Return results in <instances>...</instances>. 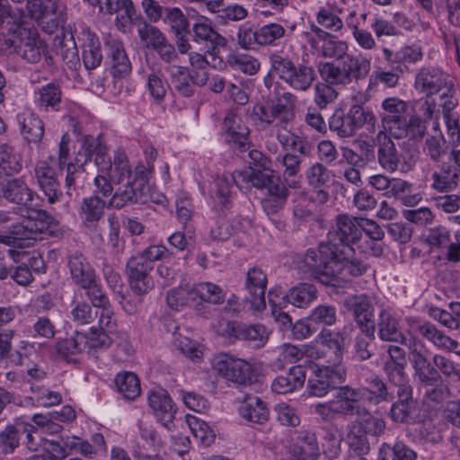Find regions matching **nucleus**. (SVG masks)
Instances as JSON below:
<instances>
[{"label":"nucleus","mask_w":460,"mask_h":460,"mask_svg":"<svg viewBox=\"0 0 460 460\" xmlns=\"http://www.w3.org/2000/svg\"><path fill=\"white\" fill-rule=\"evenodd\" d=\"M81 147L75 158V164L66 163L69 158L70 138L65 134L59 144L58 163L59 167L66 166V185L71 187L75 182V173L80 170H84V165L95 155V165L97 169L109 176V179L114 182L121 183L127 180L128 182L135 183L137 180L144 178L141 175L133 174L125 154L118 152L114 155L111 163L110 159H106L107 146L104 144L101 135L97 137L86 135L81 140Z\"/></svg>","instance_id":"obj_1"},{"label":"nucleus","mask_w":460,"mask_h":460,"mask_svg":"<svg viewBox=\"0 0 460 460\" xmlns=\"http://www.w3.org/2000/svg\"><path fill=\"white\" fill-rule=\"evenodd\" d=\"M354 255L353 246L342 245L334 252L324 248L323 254L311 248L306 251L304 261L315 279L327 286H337L340 279L360 277L367 271L369 265Z\"/></svg>","instance_id":"obj_2"},{"label":"nucleus","mask_w":460,"mask_h":460,"mask_svg":"<svg viewBox=\"0 0 460 460\" xmlns=\"http://www.w3.org/2000/svg\"><path fill=\"white\" fill-rule=\"evenodd\" d=\"M6 23L9 36L0 38V48L13 49L24 59L37 63L47 51V46L35 28L23 21L20 10L10 11L7 0H0V25Z\"/></svg>","instance_id":"obj_3"},{"label":"nucleus","mask_w":460,"mask_h":460,"mask_svg":"<svg viewBox=\"0 0 460 460\" xmlns=\"http://www.w3.org/2000/svg\"><path fill=\"white\" fill-rule=\"evenodd\" d=\"M22 221L0 232V243L13 248H26L41 239V234L51 231L54 219L45 211H26Z\"/></svg>","instance_id":"obj_4"},{"label":"nucleus","mask_w":460,"mask_h":460,"mask_svg":"<svg viewBox=\"0 0 460 460\" xmlns=\"http://www.w3.org/2000/svg\"><path fill=\"white\" fill-rule=\"evenodd\" d=\"M339 64L333 61L320 62L317 70L321 78H326L330 83L341 87L350 84L353 79L358 81L366 78L371 68L370 60L355 55H347Z\"/></svg>","instance_id":"obj_5"},{"label":"nucleus","mask_w":460,"mask_h":460,"mask_svg":"<svg viewBox=\"0 0 460 460\" xmlns=\"http://www.w3.org/2000/svg\"><path fill=\"white\" fill-rule=\"evenodd\" d=\"M377 119L374 112L361 105H351L346 112L336 110L329 119V128L340 137H351L359 128H365L368 134L376 131Z\"/></svg>","instance_id":"obj_6"},{"label":"nucleus","mask_w":460,"mask_h":460,"mask_svg":"<svg viewBox=\"0 0 460 460\" xmlns=\"http://www.w3.org/2000/svg\"><path fill=\"white\" fill-rule=\"evenodd\" d=\"M271 72L290 89L298 93L309 91L317 75L314 69L305 64L296 65L291 59L274 53L270 57Z\"/></svg>","instance_id":"obj_7"},{"label":"nucleus","mask_w":460,"mask_h":460,"mask_svg":"<svg viewBox=\"0 0 460 460\" xmlns=\"http://www.w3.org/2000/svg\"><path fill=\"white\" fill-rule=\"evenodd\" d=\"M296 102L297 97L291 92L276 93L275 102L258 103L253 107L252 112L261 123L271 125L277 121V125L286 128L295 118Z\"/></svg>","instance_id":"obj_8"},{"label":"nucleus","mask_w":460,"mask_h":460,"mask_svg":"<svg viewBox=\"0 0 460 460\" xmlns=\"http://www.w3.org/2000/svg\"><path fill=\"white\" fill-rule=\"evenodd\" d=\"M361 238L359 218L347 214H339L335 217L333 225L328 233V240L321 243L316 252L323 254L324 248L332 252L341 249L342 245L352 246Z\"/></svg>","instance_id":"obj_9"},{"label":"nucleus","mask_w":460,"mask_h":460,"mask_svg":"<svg viewBox=\"0 0 460 460\" xmlns=\"http://www.w3.org/2000/svg\"><path fill=\"white\" fill-rule=\"evenodd\" d=\"M346 368L341 364L318 366L313 369V376L308 379L307 389L311 395L322 397L331 390H336L346 380Z\"/></svg>","instance_id":"obj_10"},{"label":"nucleus","mask_w":460,"mask_h":460,"mask_svg":"<svg viewBox=\"0 0 460 460\" xmlns=\"http://www.w3.org/2000/svg\"><path fill=\"white\" fill-rule=\"evenodd\" d=\"M212 366L217 375L228 381L238 385L251 383L252 367L242 358L222 353L214 358Z\"/></svg>","instance_id":"obj_11"},{"label":"nucleus","mask_w":460,"mask_h":460,"mask_svg":"<svg viewBox=\"0 0 460 460\" xmlns=\"http://www.w3.org/2000/svg\"><path fill=\"white\" fill-rule=\"evenodd\" d=\"M453 86L450 76L438 66H422L415 75V90L427 97L437 94L443 89L450 93Z\"/></svg>","instance_id":"obj_12"},{"label":"nucleus","mask_w":460,"mask_h":460,"mask_svg":"<svg viewBox=\"0 0 460 460\" xmlns=\"http://www.w3.org/2000/svg\"><path fill=\"white\" fill-rule=\"evenodd\" d=\"M410 360L414 371V378L419 385H429L442 382V377L437 370L433 361L431 362L424 349V345L415 340L409 346Z\"/></svg>","instance_id":"obj_13"},{"label":"nucleus","mask_w":460,"mask_h":460,"mask_svg":"<svg viewBox=\"0 0 460 460\" xmlns=\"http://www.w3.org/2000/svg\"><path fill=\"white\" fill-rule=\"evenodd\" d=\"M222 335L230 339L250 341L256 349L262 348L269 340V332L264 325L246 324L236 321H228L222 330Z\"/></svg>","instance_id":"obj_14"},{"label":"nucleus","mask_w":460,"mask_h":460,"mask_svg":"<svg viewBox=\"0 0 460 460\" xmlns=\"http://www.w3.org/2000/svg\"><path fill=\"white\" fill-rule=\"evenodd\" d=\"M405 322L410 335L419 333L439 349L456 351V349L459 345L458 341L447 336L443 332L437 329L435 325L429 322H423L416 317H406Z\"/></svg>","instance_id":"obj_15"},{"label":"nucleus","mask_w":460,"mask_h":460,"mask_svg":"<svg viewBox=\"0 0 460 460\" xmlns=\"http://www.w3.org/2000/svg\"><path fill=\"white\" fill-rule=\"evenodd\" d=\"M364 389L354 388L350 385H339L333 398L335 414L343 416L358 415L364 412L365 406L359 402L364 397Z\"/></svg>","instance_id":"obj_16"},{"label":"nucleus","mask_w":460,"mask_h":460,"mask_svg":"<svg viewBox=\"0 0 460 460\" xmlns=\"http://www.w3.org/2000/svg\"><path fill=\"white\" fill-rule=\"evenodd\" d=\"M226 142L233 148L245 151L249 146L250 129L242 117L235 112H229L222 122Z\"/></svg>","instance_id":"obj_17"},{"label":"nucleus","mask_w":460,"mask_h":460,"mask_svg":"<svg viewBox=\"0 0 460 460\" xmlns=\"http://www.w3.org/2000/svg\"><path fill=\"white\" fill-rule=\"evenodd\" d=\"M148 405L155 420L169 429L173 422L176 407L167 391L160 387L150 391Z\"/></svg>","instance_id":"obj_18"},{"label":"nucleus","mask_w":460,"mask_h":460,"mask_svg":"<svg viewBox=\"0 0 460 460\" xmlns=\"http://www.w3.org/2000/svg\"><path fill=\"white\" fill-rule=\"evenodd\" d=\"M456 157L448 156V162L443 163L438 171L432 173L431 188L438 192H450L460 184V154Z\"/></svg>","instance_id":"obj_19"},{"label":"nucleus","mask_w":460,"mask_h":460,"mask_svg":"<svg viewBox=\"0 0 460 460\" xmlns=\"http://www.w3.org/2000/svg\"><path fill=\"white\" fill-rule=\"evenodd\" d=\"M93 5H98L100 12L103 13H116V26L119 30L125 31L133 24L137 16L133 3L130 0H87Z\"/></svg>","instance_id":"obj_20"},{"label":"nucleus","mask_w":460,"mask_h":460,"mask_svg":"<svg viewBox=\"0 0 460 460\" xmlns=\"http://www.w3.org/2000/svg\"><path fill=\"white\" fill-rule=\"evenodd\" d=\"M459 220L460 216L456 217ZM456 242H452L449 231L444 226L430 228L426 236V242L431 249H446V257L449 261H460V231L455 235Z\"/></svg>","instance_id":"obj_21"},{"label":"nucleus","mask_w":460,"mask_h":460,"mask_svg":"<svg viewBox=\"0 0 460 460\" xmlns=\"http://www.w3.org/2000/svg\"><path fill=\"white\" fill-rule=\"evenodd\" d=\"M27 431V447L31 451H39L42 454H37L30 457L29 460H62L66 458V452L62 441L55 442L53 440L43 439L40 437L32 436L33 427L29 425Z\"/></svg>","instance_id":"obj_22"},{"label":"nucleus","mask_w":460,"mask_h":460,"mask_svg":"<svg viewBox=\"0 0 460 460\" xmlns=\"http://www.w3.org/2000/svg\"><path fill=\"white\" fill-rule=\"evenodd\" d=\"M267 282V275L258 267L251 268L246 273L245 289L249 294L252 307L256 311H261L266 307Z\"/></svg>","instance_id":"obj_23"},{"label":"nucleus","mask_w":460,"mask_h":460,"mask_svg":"<svg viewBox=\"0 0 460 460\" xmlns=\"http://www.w3.org/2000/svg\"><path fill=\"white\" fill-rule=\"evenodd\" d=\"M77 40L83 49V61L89 70L99 66L102 60L101 43L98 36L88 27L82 26Z\"/></svg>","instance_id":"obj_24"},{"label":"nucleus","mask_w":460,"mask_h":460,"mask_svg":"<svg viewBox=\"0 0 460 460\" xmlns=\"http://www.w3.org/2000/svg\"><path fill=\"white\" fill-rule=\"evenodd\" d=\"M349 305L354 318L361 332L373 337L376 332L374 307L366 295L354 296L349 298Z\"/></svg>","instance_id":"obj_25"},{"label":"nucleus","mask_w":460,"mask_h":460,"mask_svg":"<svg viewBox=\"0 0 460 460\" xmlns=\"http://www.w3.org/2000/svg\"><path fill=\"white\" fill-rule=\"evenodd\" d=\"M191 31L193 33V41L209 44L212 52L218 47L225 46L226 43V39L215 30L211 20L207 16H198L192 24Z\"/></svg>","instance_id":"obj_26"},{"label":"nucleus","mask_w":460,"mask_h":460,"mask_svg":"<svg viewBox=\"0 0 460 460\" xmlns=\"http://www.w3.org/2000/svg\"><path fill=\"white\" fill-rule=\"evenodd\" d=\"M377 161L388 172H395L400 164V154L395 144L385 132L379 131L376 136Z\"/></svg>","instance_id":"obj_27"},{"label":"nucleus","mask_w":460,"mask_h":460,"mask_svg":"<svg viewBox=\"0 0 460 460\" xmlns=\"http://www.w3.org/2000/svg\"><path fill=\"white\" fill-rule=\"evenodd\" d=\"M376 330L382 341L400 344L406 342V337L401 330L399 321L385 309H382L378 314Z\"/></svg>","instance_id":"obj_28"},{"label":"nucleus","mask_w":460,"mask_h":460,"mask_svg":"<svg viewBox=\"0 0 460 460\" xmlns=\"http://www.w3.org/2000/svg\"><path fill=\"white\" fill-rule=\"evenodd\" d=\"M306 379L305 367L296 365L284 375L277 376L271 383V390L279 394H287L301 388Z\"/></svg>","instance_id":"obj_29"},{"label":"nucleus","mask_w":460,"mask_h":460,"mask_svg":"<svg viewBox=\"0 0 460 460\" xmlns=\"http://www.w3.org/2000/svg\"><path fill=\"white\" fill-rule=\"evenodd\" d=\"M146 48L155 50L167 63L179 59L174 47L168 42L164 33L156 27L147 24H146Z\"/></svg>","instance_id":"obj_30"},{"label":"nucleus","mask_w":460,"mask_h":460,"mask_svg":"<svg viewBox=\"0 0 460 460\" xmlns=\"http://www.w3.org/2000/svg\"><path fill=\"white\" fill-rule=\"evenodd\" d=\"M240 416L247 421L262 424L269 420L270 411L267 403L260 397L246 394L240 402Z\"/></svg>","instance_id":"obj_31"},{"label":"nucleus","mask_w":460,"mask_h":460,"mask_svg":"<svg viewBox=\"0 0 460 460\" xmlns=\"http://www.w3.org/2000/svg\"><path fill=\"white\" fill-rule=\"evenodd\" d=\"M307 183L316 189L315 196L312 199L319 203H325L329 199V193L323 187L330 181L331 172L322 163H314L305 171Z\"/></svg>","instance_id":"obj_32"},{"label":"nucleus","mask_w":460,"mask_h":460,"mask_svg":"<svg viewBox=\"0 0 460 460\" xmlns=\"http://www.w3.org/2000/svg\"><path fill=\"white\" fill-rule=\"evenodd\" d=\"M217 4L210 13L216 14V22L218 25L227 26L241 22L249 15V10L243 4L238 3L226 4L225 0H218Z\"/></svg>","instance_id":"obj_33"},{"label":"nucleus","mask_w":460,"mask_h":460,"mask_svg":"<svg viewBox=\"0 0 460 460\" xmlns=\"http://www.w3.org/2000/svg\"><path fill=\"white\" fill-rule=\"evenodd\" d=\"M107 56L114 76H122L130 71V62L125 54L122 44L117 39L110 36L105 40Z\"/></svg>","instance_id":"obj_34"},{"label":"nucleus","mask_w":460,"mask_h":460,"mask_svg":"<svg viewBox=\"0 0 460 460\" xmlns=\"http://www.w3.org/2000/svg\"><path fill=\"white\" fill-rule=\"evenodd\" d=\"M35 174L39 185L48 198V200L50 203L56 202L59 192L55 170L49 166L48 162L40 161L36 165Z\"/></svg>","instance_id":"obj_35"},{"label":"nucleus","mask_w":460,"mask_h":460,"mask_svg":"<svg viewBox=\"0 0 460 460\" xmlns=\"http://www.w3.org/2000/svg\"><path fill=\"white\" fill-rule=\"evenodd\" d=\"M310 48L315 54L323 58L341 60L347 55L349 46L347 42L338 40L336 36L323 44H320L313 36L307 38Z\"/></svg>","instance_id":"obj_36"},{"label":"nucleus","mask_w":460,"mask_h":460,"mask_svg":"<svg viewBox=\"0 0 460 460\" xmlns=\"http://www.w3.org/2000/svg\"><path fill=\"white\" fill-rule=\"evenodd\" d=\"M318 296L317 288L310 283H299L288 289L284 299L290 305L298 308H306Z\"/></svg>","instance_id":"obj_37"},{"label":"nucleus","mask_w":460,"mask_h":460,"mask_svg":"<svg viewBox=\"0 0 460 460\" xmlns=\"http://www.w3.org/2000/svg\"><path fill=\"white\" fill-rule=\"evenodd\" d=\"M17 120L25 139L30 142L41 139L44 133L43 124L32 111H22L17 115Z\"/></svg>","instance_id":"obj_38"},{"label":"nucleus","mask_w":460,"mask_h":460,"mask_svg":"<svg viewBox=\"0 0 460 460\" xmlns=\"http://www.w3.org/2000/svg\"><path fill=\"white\" fill-rule=\"evenodd\" d=\"M69 267L73 279L83 288H91L96 280L93 270L83 255H73L69 260Z\"/></svg>","instance_id":"obj_39"},{"label":"nucleus","mask_w":460,"mask_h":460,"mask_svg":"<svg viewBox=\"0 0 460 460\" xmlns=\"http://www.w3.org/2000/svg\"><path fill=\"white\" fill-rule=\"evenodd\" d=\"M368 386L364 389V396L367 395V402L370 404L377 405L382 402H391L394 394L387 384L379 376H375L367 380Z\"/></svg>","instance_id":"obj_40"},{"label":"nucleus","mask_w":460,"mask_h":460,"mask_svg":"<svg viewBox=\"0 0 460 460\" xmlns=\"http://www.w3.org/2000/svg\"><path fill=\"white\" fill-rule=\"evenodd\" d=\"M294 448L298 460H316L319 456V447L315 434L309 430L298 432Z\"/></svg>","instance_id":"obj_41"},{"label":"nucleus","mask_w":460,"mask_h":460,"mask_svg":"<svg viewBox=\"0 0 460 460\" xmlns=\"http://www.w3.org/2000/svg\"><path fill=\"white\" fill-rule=\"evenodd\" d=\"M29 11L44 31L51 34L58 30L60 22L52 7L43 6L42 2L34 3Z\"/></svg>","instance_id":"obj_42"},{"label":"nucleus","mask_w":460,"mask_h":460,"mask_svg":"<svg viewBox=\"0 0 460 460\" xmlns=\"http://www.w3.org/2000/svg\"><path fill=\"white\" fill-rule=\"evenodd\" d=\"M192 293H194L195 299L199 298L202 302L214 305L224 304L227 295L226 290L213 282L196 284L192 288Z\"/></svg>","instance_id":"obj_43"},{"label":"nucleus","mask_w":460,"mask_h":460,"mask_svg":"<svg viewBox=\"0 0 460 460\" xmlns=\"http://www.w3.org/2000/svg\"><path fill=\"white\" fill-rule=\"evenodd\" d=\"M277 162L284 167L283 178L286 184L292 189L299 186L297 175L300 172L302 158L295 154L287 153L277 157Z\"/></svg>","instance_id":"obj_44"},{"label":"nucleus","mask_w":460,"mask_h":460,"mask_svg":"<svg viewBox=\"0 0 460 460\" xmlns=\"http://www.w3.org/2000/svg\"><path fill=\"white\" fill-rule=\"evenodd\" d=\"M3 191L6 199L16 204L27 206L28 202L32 200L31 190L21 179L7 181Z\"/></svg>","instance_id":"obj_45"},{"label":"nucleus","mask_w":460,"mask_h":460,"mask_svg":"<svg viewBox=\"0 0 460 460\" xmlns=\"http://www.w3.org/2000/svg\"><path fill=\"white\" fill-rule=\"evenodd\" d=\"M398 400L394 402L390 409L389 416L394 422H406L410 417L413 400L412 390L397 391Z\"/></svg>","instance_id":"obj_46"},{"label":"nucleus","mask_w":460,"mask_h":460,"mask_svg":"<svg viewBox=\"0 0 460 460\" xmlns=\"http://www.w3.org/2000/svg\"><path fill=\"white\" fill-rule=\"evenodd\" d=\"M106 202L97 196L84 198L80 208V218L85 225L99 221L103 215Z\"/></svg>","instance_id":"obj_47"},{"label":"nucleus","mask_w":460,"mask_h":460,"mask_svg":"<svg viewBox=\"0 0 460 460\" xmlns=\"http://www.w3.org/2000/svg\"><path fill=\"white\" fill-rule=\"evenodd\" d=\"M34 102L40 108L48 110H58V106L61 102V92L58 86L54 84H48L34 93Z\"/></svg>","instance_id":"obj_48"},{"label":"nucleus","mask_w":460,"mask_h":460,"mask_svg":"<svg viewBox=\"0 0 460 460\" xmlns=\"http://www.w3.org/2000/svg\"><path fill=\"white\" fill-rule=\"evenodd\" d=\"M115 385L118 392L127 400H133L140 394V382L134 373H119L115 377Z\"/></svg>","instance_id":"obj_49"},{"label":"nucleus","mask_w":460,"mask_h":460,"mask_svg":"<svg viewBox=\"0 0 460 460\" xmlns=\"http://www.w3.org/2000/svg\"><path fill=\"white\" fill-rule=\"evenodd\" d=\"M341 13L342 9L335 11L330 6H322L316 13V22L323 29L331 32L338 33L344 28L343 21L339 16Z\"/></svg>","instance_id":"obj_50"},{"label":"nucleus","mask_w":460,"mask_h":460,"mask_svg":"<svg viewBox=\"0 0 460 460\" xmlns=\"http://www.w3.org/2000/svg\"><path fill=\"white\" fill-rule=\"evenodd\" d=\"M241 177L236 175V172L218 177L216 180V190H214L215 198L218 203L226 207L230 202L232 197V183H234L236 187L241 189Z\"/></svg>","instance_id":"obj_51"},{"label":"nucleus","mask_w":460,"mask_h":460,"mask_svg":"<svg viewBox=\"0 0 460 460\" xmlns=\"http://www.w3.org/2000/svg\"><path fill=\"white\" fill-rule=\"evenodd\" d=\"M356 427L361 429L367 436L380 437L385 429V422L383 419L376 417L365 407L364 412L357 415Z\"/></svg>","instance_id":"obj_52"},{"label":"nucleus","mask_w":460,"mask_h":460,"mask_svg":"<svg viewBox=\"0 0 460 460\" xmlns=\"http://www.w3.org/2000/svg\"><path fill=\"white\" fill-rule=\"evenodd\" d=\"M406 367L407 365L383 364L382 369L388 382L397 387V391L412 390Z\"/></svg>","instance_id":"obj_53"},{"label":"nucleus","mask_w":460,"mask_h":460,"mask_svg":"<svg viewBox=\"0 0 460 460\" xmlns=\"http://www.w3.org/2000/svg\"><path fill=\"white\" fill-rule=\"evenodd\" d=\"M144 180H137L136 182L126 185L122 194L115 193L108 203V207L119 208L125 205L127 201H137L143 195Z\"/></svg>","instance_id":"obj_54"},{"label":"nucleus","mask_w":460,"mask_h":460,"mask_svg":"<svg viewBox=\"0 0 460 460\" xmlns=\"http://www.w3.org/2000/svg\"><path fill=\"white\" fill-rule=\"evenodd\" d=\"M21 169L22 162L19 154L6 145L0 146V177L16 173Z\"/></svg>","instance_id":"obj_55"},{"label":"nucleus","mask_w":460,"mask_h":460,"mask_svg":"<svg viewBox=\"0 0 460 460\" xmlns=\"http://www.w3.org/2000/svg\"><path fill=\"white\" fill-rule=\"evenodd\" d=\"M322 79L323 82L317 83L314 85V102L318 108L323 110L337 99L338 92L335 87L341 86L330 83L326 78Z\"/></svg>","instance_id":"obj_56"},{"label":"nucleus","mask_w":460,"mask_h":460,"mask_svg":"<svg viewBox=\"0 0 460 460\" xmlns=\"http://www.w3.org/2000/svg\"><path fill=\"white\" fill-rule=\"evenodd\" d=\"M155 168L163 178L168 174V164L158 157V151L154 146L146 147V185H150Z\"/></svg>","instance_id":"obj_57"},{"label":"nucleus","mask_w":460,"mask_h":460,"mask_svg":"<svg viewBox=\"0 0 460 460\" xmlns=\"http://www.w3.org/2000/svg\"><path fill=\"white\" fill-rule=\"evenodd\" d=\"M127 272L130 288L140 296L144 286V256L130 258L127 265Z\"/></svg>","instance_id":"obj_58"},{"label":"nucleus","mask_w":460,"mask_h":460,"mask_svg":"<svg viewBox=\"0 0 460 460\" xmlns=\"http://www.w3.org/2000/svg\"><path fill=\"white\" fill-rule=\"evenodd\" d=\"M227 63L233 69L249 75L257 74L261 67L260 61L248 54H232L227 58Z\"/></svg>","instance_id":"obj_59"},{"label":"nucleus","mask_w":460,"mask_h":460,"mask_svg":"<svg viewBox=\"0 0 460 460\" xmlns=\"http://www.w3.org/2000/svg\"><path fill=\"white\" fill-rule=\"evenodd\" d=\"M163 21L169 24L175 35L189 32L190 23L187 16L178 7L164 8Z\"/></svg>","instance_id":"obj_60"},{"label":"nucleus","mask_w":460,"mask_h":460,"mask_svg":"<svg viewBox=\"0 0 460 460\" xmlns=\"http://www.w3.org/2000/svg\"><path fill=\"white\" fill-rule=\"evenodd\" d=\"M236 175L241 177V181L243 182H249L252 186L258 190L266 189L270 180L275 175L274 172L269 169L264 171L263 169H256L251 167L250 172H236Z\"/></svg>","instance_id":"obj_61"},{"label":"nucleus","mask_w":460,"mask_h":460,"mask_svg":"<svg viewBox=\"0 0 460 460\" xmlns=\"http://www.w3.org/2000/svg\"><path fill=\"white\" fill-rule=\"evenodd\" d=\"M85 341L84 332H75L71 337L58 341L57 350L63 358H68L84 352Z\"/></svg>","instance_id":"obj_62"},{"label":"nucleus","mask_w":460,"mask_h":460,"mask_svg":"<svg viewBox=\"0 0 460 460\" xmlns=\"http://www.w3.org/2000/svg\"><path fill=\"white\" fill-rule=\"evenodd\" d=\"M448 146L443 135L428 137L423 151L433 162H439L447 154Z\"/></svg>","instance_id":"obj_63"},{"label":"nucleus","mask_w":460,"mask_h":460,"mask_svg":"<svg viewBox=\"0 0 460 460\" xmlns=\"http://www.w3.org/2000/svg\"><path fill=\"white\" fill-rule=\"evenodd\" d=\"M188 424L193 436L199 440L201 444L208 447L214 442L216 437L215 433L206 421L197 417H189Z\"/></svg>","instance_id":"obj_64"}]
</instances>
